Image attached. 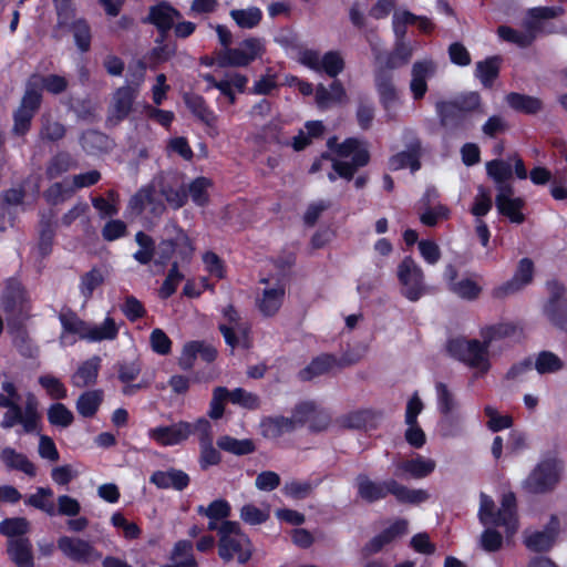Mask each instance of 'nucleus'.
I'll return each instance as SVG.
<instances>
[{"mask_svg":"<svg viewBox=\"0 0 567 567\" xmlns=\"http://www.w3.org/2000/svg\"><path fill=\"white\" fill-rule=\"evenodd\" d=\"M519 333V328L513 322H499L481 329L477 339H453L447 344V350L457 360L482 372L489 369L491 348L498 341H503Z\"/></svg>","mask_w":567,"mask_h":567,"instance_id":"f257e3e1","label":"nucleus"},{"mask_svg":"<svg viewBox=\"0 0 567 567\" xmlns=\"http://www.w3.org/2000/svg\"><path fill=\"white\" fill-rule=\"evenodd\" d=\"M355 486L358 496L367 503L381 501L389 494L403 504H420L429 498V493L425 489L409 488L394 478L377 482L367 474H359L355 477Z\"/></svg>","mask_w":567,"mask_h":567,"instance_id":"f03ea898","label":"nucleus"},{"mask_svg":"<svg viewBox=\"0 0 567 567\" xmlns=\"http://www.w3.org/2000/svg\"><path fill=\"white\" fill-rule=\"evenodd\" d=\"M218 555L225 563L236 559L245 564L250 559L251 543L237 522L224 520L218 528Z\"/></svg>","mask_w":567,"mask_h":567,"instance_id":"7ed1b4c3","label":"nucleus"},{"mask_svg":"<svg viewBox=\"0 0 567 567\" xmlns=\"http://www.w3.org/2000/svg\"><path fill=\"white\" fill-rule=\"evenodd\" d=\"M478 518L483 525L504 526L508 534L517 529L516 498L513 493H505L501 508L495 512L494 501L486 494H481Z\"/></svg>","mask_w":567,"mask_h":567,"instance_id":"20e7f679","label":"nucleus"},{"mask_svg":"<svg viewBox=\"0 0 567 567\" xmlns=\"http://www.w3.org/2000/svg\"><path fill=\"white\" fill-rule=\"evenodd\" d=\"M336 145V152L340 157L351 156V162L336 161L333 168L340 177L351 179L361 166H364L369 162V153L363 142L357 138H348L341 144H337L336 138L328 141V146L333 150Z\"/></svg>","mask_w":567,"mask_h":567,"instance_id":"39448f33","label":"nucleus"},{"mask_svg":"<svg viewBox=\"0 0 567 567\" xmlns=\"http://www.w3.org/2000/svg\"><path fill=\"white\" fill-rule=\"evenodd\" d=\"M396 276L401 293L410 301H417L426 292L423 269L411 256L404 257L398 265Z\"/></svg>","mask_w":567,"mask_h":567,"instance_id":"423d86ee","label":"nucleus"},{"mask_svg":"<svg viewBox=\"0 0 567 567\" xmlns=\"http://www.w3.org/2000/svg\"><path fill=\"white\" fill-rule=\"evenodd\" d=\"M227 401L248 410H257L260 408V399L255 393L248 392L241 388L229 391L225 386H217L213 390L208 415L214 420L220 419L224 414V404Z\"/></svg>","mask_w":567,"mask_h":567,"instance_id":"0eeeda50","label":"nucleus"},{"mask_svg":"<svg viewBox=\"0 0 567 567\" xmlns=\"http://www.w3.org/2000/svg\"><path fill=\"white\" fill-rule=\"evenodd\" d=\"M219 331L231 349L248 347L250 326L231 305L223 310V322L219 323Z\"/></svg>","mask_w":567,"mask_h":567,"instance_id":"6e6552de","label":"nucleus"},{"mask_svg":"<svg viewBox=\"0 0 567 567\" xmlns=\"http://www.w3.org/2000/svg\"><path fill=\"white\" fill-rule=\"evenodd\" d=\"M403 138L405 150L390 157L389 167L392 171L410 168L411 172L414 173L421 168L420 158L423 154L422 144L412 130H405L403 132Z\"/></svg>","mask_w":567,"mask_h":567,"instance_id":"1a4fd4ad","label":"nucleus"},{"mask_svg":"<svg viewBox=\"0 0 567 567\" xmlns=\"http://www.w3.org/2000/svg\"><path fill=\"white\" fill-rule=\"evenodd\" d=\"M261 52V41L250 38L243 41L238 48L221 50L217 60L220 66H245L260 56Z\"/></svg>","mask_w":567,"mask_h":567,"instance_id":"9d476101","label":"nucleus"},{"mask_svg":"<svg viewBox=\"0 0 567 567\" xmlns=\"http://www.w3.org/2000/svg\"><path fill=\"white\" fill-rule=\"evenodd\" d=\"M558 462L554 458L542 461L528 475L525 487L532 493H544L558 482Z\"/></svg>","mask_w":567,"mask_h":567,"instance_id":"9b49d317","label":"nucleus"},{"mask_svg":"<svg viewBox=\"0 0 567 567\" xmlns=\"http://www.w3.org/2000/svg\"><path fill=\"white\" fill-rule=\"evenodd\" d=\"M369 42L375 61L382 68L390 70L406 64L414 51V45L400 41L395 42V48L392 53L384 55L382 52L383 45L379 38L374 37L373 39H370Z\"/></svg>","mask_w":567,"mask_h":567,"instance_id":"f8f14e48","label":"nucleus"},{"mask_svg":"<svg viewBox=\"0 0 567 567\" xmlns=\"http://www.w3.org/2000/svg\"><path fill=\"white\" fill-rule=\"evenodd\" d=\"M58 548L69 559L90 564L101 558V554L92 546L91 543L69 536H62L58 539Z\"/></svg>","mask_w":567,"mask_h":567,"instance_id":"ddd939ff","label":"nucleus"},{"mask_svg":"<svg viewBox=\"0 0 567 567\" xmlns=\"http://www.w3.org/2000/svg\"><path fill=\"white\" fill-rule=\"evenodd\" d=\"M481 102L480 95L476 92H470L461 95L453 101L439 102L436 111L441 117L444 126H452L453 118L463 112H470L478 107Z\"/></svg>","mask_w":567,"mask_h":567,"instance_id":"4468645a","label":"nucleus"},{"mask_svg":"<svg viewBox=\"0 0 567 567\" xmlns=\"http://www.w3.org/2000/svg\"><path fill=\"white\" fill-rule=\"evenodd\" d=\"M154 183L158 188V194L165 198L166 203L172 208L178 209L186 204L187 194L178 175H161L154 181Z\"/></svg>","mask_w":567,"mask_h":567,"instance_id":"2eb2a0df","label":"nucleus"},{"mask_svg":"<svg viewBox=\"0 0 567 567\" xmlns=\"http://www.w3.org/2000/svg\"><path fill=\"white\" fill-rule=\"evenodd\" d=\"M534 262L529 258L519 260L517 269L511 280L496 287L493 290L495 298H505L509 295L520 291L524 287L533 281Z\"/></svg>","mask_w":567,"mask_h":567,"instance_id":"dca6fc26","label":"nucleus"},{"mask_svg":"<svg viewBox=\"0 0 567 567\" xmlns=\"http://www.w3.org/2000/svg\"><path fill=\"white\" fill-rule=\"evenodd\" d=\"M559 532L557 518L551 517L549 524L544 529H527L524 532V544L532 551L549 550Z\"/></svg>","mask_w":567,"mask_h":567,"instance_id":"f3484780","label":"nucleus"},{"mask_svg":"<svg viewBox=\"0 0 567 567\" xmlns=\"http://www.w3.org/2000/svg\"><path fill=\"white\" fill-rule=\"evenodd\" d=\"M38 413L32 402H28L23 410L20 405L9 408L0 423L2 429H11L16 424H21L23 432L32 433L38 429Z\"/></svg>","mask_w":567,"mask_h":567,"instance_id":"a211bd4d","label":"nucleus"},{"mask_svg":"<svg viewBox=\"0 0 567 567\" xmlns=\"http://www.w3.org/2000/svg\"><path fill=\"white\" fill-rule=\"evenodd\" d=\"M0 306L13 318L19 317L27 311L25 292L19 281L13 279L7 281L0 299Z\"/></svg>","mask_w":567,"mask_h":567,"instance_id":"6ab92c4d","label":"nucleus"},{"mask_svg":"<svg viewBox=\"0 0 567 567\" xmlns=\"http://www.w3.org/2000/svg\"><path fill=\"white\" fill-rule=\"evenodd\" d=\"M189 422L181 421L167 426H157L148 431L150 439L163 446L177 445L189 437Z\"/></svg>","mask_w":567,"mask_h":567,"instance_id":"aec40b11","label":"nucleus"},{"mask_svg":"<svg viewBox=\"0 0 567 567\" xmlns=\"http://www.w3.org/2000/svg\"><path fill=\"white\" fill-rule=\"evenodd\" d=\"M436 72V64L431 59L416 61L412 65L410 90L414 100H421L427 91V80Z\"/></svg>","mask_w":567,"mask_h":567,"instance_id":"412c9836","label":"nucleus"},{"mask_svg":"<svg viewBox=\"0 0 567 567\" xmlns=\"http://www.w3.org/2000/svg\"><path fill=\"white\" fill-rule=\"evenodd\" d=\"M260 282L266 285V287L257 299L258 309L264 316L272 317L282 305L285 287L280 282L270 284L267 278H262Z\"/></svg>","mask_w":567,"mask_h":567,"instance_id":"4be33fe9","label":"nucleus"},{"mask_svg":"<svg viewBox=\"0 0 567 567\" xmlns=\"http://www.w3.org/2000/svg\"><path fill=\"white\" fill-rule=\"evenodd\" d=\"M137 95L134 87L121 86L116 89L112 96L109 120L117 124L126 118L133 110V103Z\"/></svg>","mask_w":567,"mask_h":567,"instance_id":"5701e85b","label":"nucleus"},{"mask_svg":"<svg viewBox=\"0 0 567 567\" xmlns=\"http://www.w3.org/2000/svg\"><path fill=\"white\" fill-rule=\"evenodd\" d=\"M158 188L153 182L152 186L140 189L130 200L128 208L135 214H141L146 207L155 216L165 212L164 203L158 198Z\"/></svg>","mask_w":567,"mask_h":567,"instance_id":"b1692460","label":"nucleus"},{"mask_svg":"<svg viewBox=\"0 0 567 567\" xmlns=\"http://www.w3.org/2000/svg\"><path fill=\"white\" fill-rule=\"evenodd\" d=\"M538 25L530 20H524L523 30H516L507 25H499L497 35L506 42L516 44L519 48H526L533 43L538 32Z\"/></svg>","mask_w":567,"mask_h":567,"instance_id":"393cba45","label":"nucleus"},{"mask_svg":"<svg viewBox=\"0 0 567 567\" xmlns=\"http://www.w3.org/2000/svg\"><path fill=\"white\" fill-rule=\"evenodd\" d=\"M495 203L498 212L508 217L512 223L520 224L524 221V215L520 213L524 203L520 198L513 197L512 186H502L496 195Z\"/></svg>","mask_w":567,"mask_h":567,"instance_id":"a878e982","label":"nucleus"},{"mask_svg":"<svg viewBox=\"0 0 567 567\" xmlns=\"http://www.w3.org/2000/svg\"><path fill=\"white\" fill-rule=\"evenodd\" d=\"M197 355H199L206 362H212L215 360L217 351L214 347L205 344L200 341L188 342L184 346L179 358V365L182 369H190Z\"/></svg>","mask_w":567,"mask_h":567,"instance_id":"bb28decb","label":"nucleus"},{"mask_svg":"<svg viewBox=\"0 0 567 567\" xmlns=\"http://www.w3.org/2000/svg\"><path fill=\"white\" fill-rule=\"evenodd\" d=\"M179 18V12L167 2H161L150 8L146 21L154 24L165 34Z\"/></svg>","mask_w":567,"mask_h":567,"instance_id":"cd10ccee","label":"nucleus"},{"mask_svg":"<svg viewBox=\"0 0 567 567\" xmlns=\"http://www.w3.org/2000/svg\"><path fill=\"white\" fill-rule=\"evenodd\" d=\"M547 289L550 297L548 303L545 307V313L553 324L565 326L566 319L557 317L558 310L567 311V308L563 305V302L567 301L561 300V297L565 293V287L557 280H551L547 282Z\"/></svg>","mask_w":567,"mask_h":567,"instance_id":"c85d7f7f","label":"nucleus"},{"mask_svg":"<svg viewBox=\"0 0 567 567\" xmlns=\"http://www.w3.org/2000/svg\"><path fill=\"white\" fill-rule=\"evenodd\" d=\"M436 467V463L432 458L417 455L414 458L403 461L398 464L396 474L408 475L412 478H423L429 476Z\"/></svg>","mask_w":567,"mask_h":567,"instance_id":"c756f323","label":"nucleus"},{"mask_svg":"<svg viewBox=\"0 0 567 567\" xmlns=\"http://www.w3.org/2000/svg\"><path fill=\"white\" fill-rule=\"evenodd\" d=\"M150 481L158 488H174L176 491H183L189 484V476L181 470L171 468L167 471L154 472Z\"/></svg>","mask_w":567,"mask_h":567,"instance_id":"7c9ffc66","label":"nucleus"},{"mask_svg":"<svg viewBox=\"0 0 567 567\" xmlns=\"http://www.w3.org/2000/svg\"><path fill=\"white\" fill-rule=\"evenodd\" d=\"M408 529V522L405 519L395 520L390 527L373 537L365 546L364 551L368 555L380 551L385 545L390 544L393 539L403 535Z\"/></svg>","mask_w":567,"mask_h":567,"instance_id":"2f4dec72","label":"nucleus"},{"mask_svg":"<svg viewBox=\"0 0 567 567\" xmlns=\"http://www.w3.org/2000/svg\"><path fill=\"white\" fill-rule=\"evenodd\" d=\"M334 368H339L338 358L332 354H321L315 358L306 368L299 371V379L310 381L313 378L328 373Z\"/></svg>","mask_w":567,"mask_h":567,"instance_id":"473e14b6","label":"nucleus"},{"mask_svg":"<svg viewBox=\"0 0 567 567\" xmlns=\"http://www.w3.org/2000/svg\"><path fill=\"white\" fill-rule=\"evenodd\" d=\"M59 318L63 328V332L60 336V343L62 346L74 343V339L70 338L69 333L79 334L80 338L86 339L89 323L72 312L61 313Z\"/></svg>","mask_w":567,"mask_h":567,"instance_id":"72a5a7b5","label":"nucleus"},{"mask_svg":"<svg viewBox=\"0 0 567 567\" xmlns=\"http://www.w3.org/2000/svg\"><path fill=\"white\" fill-rule=\"evenodd\" d=\"M104 401L103 390H87L84 391L75 402L78 413L85 419H92L97 413L101 404Z\"/></svg>","mask_w":567,"mask_h":567,"instance_id":"f704fd0d","label":"nucleus"},{"mask_svg":"<svg viewBox=\"0 0 567 567\" xmlns=\"http://www.w3.org/2000/svg\"><path fill=\"white\" fill-rule=\"evenodd\" d=\"M0 460L9 470L21 471L33 477L37 474L35 466L29 458L12 447H4L0 452Z\"/></svg>","mask_w":567,"mask_h":567,"instance_id":"c9c22d12","label":"nucleus"},{"mask_svg":"<svg viewBox=\"0 0 567 567\" xmlns=\"http://www.w3.org/2000/svg\"><path fill=\"white\" fill-rule=\"evenodd\" d=\"M8 553L17 567H33L32 545L28 538L10 539Z\"/></svg>","mask_w":567,"mask_h":567,"instance_id":"e433bc0d","label":"nucleus"},{"mask_svg":"<svg viewBox=\"0 0 567 567\" xmlns=\"http://www.w3.org/2000/svg\"><path fill=\"white\" fill-rule=\"evenodd\" d=\"M260 433L266 439H277L295 429V421L284 416H267L260 421Z\"/></svg>","mask_w":567,"mask_h":567,"instance_id":"4c0bfd02","label":"nucleus"},{"mask_svg":"<svg viewBox=\"0 0 567 567\" xmlns=\"http://www.w3.org/2000/svg\"><path fill=\"white\" fill-rule=\"evenodd\" d=\"M346 97V91L339 81L331 83L327 89L319 84L316 89V103L319 109L326 110L333 104L341 103Z\"/></svg>","mask_w":567,"mask_h":567,"instance_id":"58836bf2","label":"nucleus"},{"mask_svg":"<svg viewBox=\"0 0 567 567\" xmlns=\"http://www.w3.org/2000/svg\"><path fill=\"white\" fill-rule=\"evenodd\" d=\"M375 85L382 105L389 110L398 101V93L392 82V75L385 70L380 69L375 75Z\"/></svg>","mask_w":567,"mask_h":567,"instance_id":"ea45409f","label":"nucleus"},{"mask_svg":"<svg viewBox=\"0 0 567 567\" xmlns=\"http://www.w3.org/2000/svg\"><path fill=\"white\" fill-rule=\"evenodd\" d=\"M101 359L93 357L83 362L76 372L72 375V384L76 388H85L94 384L97 379Z\"/></svg>","mask_w":567,"mask_h":567,"instance_id":"a19ab883","label":"nucleus"},{"mask_svg":"<svg viewBox=\"0 0 567 567\" xmlns=\"http://www.w3.org/2000/svg\"><path fill=\"white\" fill-rule=\"evenodd\" d=\"M118 328L113 318L106 317L100 324H89L86 340L92 342L114 340L118 334Z\"/></svg>","mask_w":567,"mask_h":567,"instance_id":"79ce46f5","label":"nucleus"},{"mask_svg":"<svg viewBox=\"0 0 567 567\" xmlns=\"http://www.w3.org/2000/svg\"><path fill=\"white\" fill-rule=\"evenodd\" d=\"M505 100L513 110L525 114H536L543 109L542 101L535 96L512 92Z\"/></svg>","mask_w":567,"mask_h":567,"instance_id":"37998d69","label":"nucleus"},{"mask_svg":"<svg viewBox=\"0 0 567 567\" xmlns=\"http://www.w3.org/2000/svg\"><path fill=\"white\" fill-rule=\"evenodd\" d=\"M184 101L188 110L203 123L213 126L216 122L215 113L206 105L205 100L196 94H186Z\"/></svg>","mask_w":567,"mask_h":567,"instance_id":"c03bdc74","label":"nucleus"},{"mask_svg":"<svg viewBox=\"0 0 567 567\" xmlns=\"http://www.w3.org/2000/svg\"><path fill=\"white\" fill-rule=\"evenodd\" d=\"M487 175L496 183L497 193L502 186H511L507 181L512 177V165L503 159H493L486 163Z\"/></svg>","mask_w":567,"mask_h":567,"instance_id":"a18cd8bd","label":"nucleus"},{"mask_svg":"<svg viewBox=\"0 0 567 567\" xmlns=\"http://www.w3.org/2000/svg\"><path fill=\"white\" fill-rule=\"evenodd\" d=\"M53 491L48 487H38L34 494H31L25 503L30 506H33L49 516H54L56 514V508L54 503L52 502Z\"/></svg>","mask_w":567,"mask_h":567,"instance_id":"49530a36","label":"nucleus"},{"mask_svg":"<svg viewBox=\"0 0 567 567\" xmlns=\"http://www.w3.org/2000/svg\"><path fill=\"white\" fill-rule=\"evenodd\" d=\"M229 14L236 24L241 29H252L257 27L262 19V12L257 7L234 9Z\"/></svg>","mask_w":567,"mask_h":567,"instance_id":"de8ad7c7","label":"nucleus"},{"mask_svg":"<svg viewBox=\"0 0 567 567\" xmlns=\"http://www.w3.org/2000/svg\"><path fill=\"white\" fill-rule=\"evenodd\" d=\"M450 290L465 300H475L482 292L481 285L471 277H464L450 285Z\"/></svg>","mask_w":567,"mask_h":567,"instance_id":"09e8293b","label":"nucleus"},{"mask_svg":"<svg viewBox=\"0 0 567 567\" xmlns=\"http://www.w3.org/2000/svg\"><path fill=\"white\" fill-rule=\"evenodd\" d=\"M534 367L539 374L556 373L564 368V361L550 351H542L536 355Z\"/></svg>","mask_w":567,"mask_h":567,"instance_id":"8fccbe9b","label":"nucleus"},{"mask_svg":"<svg viewBox=\"0 0 567 567\" xmlns=\"http://www.w3.org/2000/svg\"><path fill=\"white\" fill-rule=\"evenodd\" d=\"M217 445L219 449L235 455H246L255 451V445L251 440H237L229 435L220 436L217 441Z\"/></svg>","mask_w":567,"mask_h":567,"instance_id":"3c124183","label":"nucleus"},{"mask_svg":"<svg viewBox=\"0 0 567 567\" xmlns=\"http://www.w3.org/2000/svg\"><path fill=\"white\" fill-rule=\"evenodd\" d=\"M380 419V414L372 410H360L348 414L344 419V425L351 429H362L373 426Z\"/></svg>","mask_w":567,"mask_h":567,"instance_id":"603ef678","label":"nucleus"},{"mask_svg":"<svg viewBox=\"0 0 567 567\" xmlns=\"http://www.w3.org/2000/svg\"><path fill=\"white\" fill-rule=\"evenodd\" d=\"M135 240L140 246V249L133 255L134 259L142 265L148 264L155 252L154 240L143 231H138L135 235Z\"/></svg>","mask_w":567,"mask_h":567,"instance_id":"864d4df0","label":"nucleus"},{"mask_svg":"<svg viewBox=\"0 0 567 567\" xmlns=\"http://www.w3.org/2000/svg\"><path fill=\"white\" fill-rule=\"evenodd\" d=\"M30 529V523L23 517L7 518L0 523V533L10 539L23 536Z\"/></svg>","mask_w":567,"mask_h":567,"instance_id":"5fc2aeb1","label":"nucleus"},{"mask_svg":"<svg viewBox=\"0 0 567 567\" xmlns=\"http://www.w3.org/2000/svg\"><path fill=\"white\" fill-rule=\"evenodd\" d=\"M48 420L52 425L68 427L72 424L74 416L62 403H54L48 409Z\"/></svg>","mask_w":567,"mask_h":567,"instance_id":"6e6d98bb","label":"nucleus"},{"mask_svg":"<svg viewBox=\"0 0 567 567\" xmlns=\"http://www.w3.org/2000/svg\"><path fill=\"white\" fill-rule=\"evenodd\" d=\"M212 182L206 177H197L188 185V194L192 200L198 206H205L208 203V188Z\"/></svg>","mask_w":567,"mask_h":567,"instance_id":"4d7b16f0","label":"nucleus"},{"mask_svg":"<svg viewBox=\"0 0 567 567\" xmlns=\"http://www.w3.org/2000/svg\"><path fill=\"white\" fill-rule=\"evenodd\" d=\"M104 281L101 270L93 268L81 277L80 291L85 300L90 299L94 290Z\"/></svg>","mask_w":567,"mask_h":567,"instance_id":"13d9d810","label":"nucleus"},{"mask_svg":"<svg viewBox=\"0 0 567 567\" xmlns=\"http://www.w3.org/2000/svg\"><path fill=\"white\" fill-rule=\"evenodd\" d=\"M498 59L491 58L476 64V76L485 86H491L498 75Z\"/></svg>","mask_w":567,"mask_h":567,"instance_id":"bf43d9fd","label":"nucleus"},{"mask_svg":"<svg viewBox=\"0 0 567 567\" xmlns=\"http://www.w3.org/2000/svg\"><path fill=\"white\" fill-rule=\"evenodd\" d=\"M437 406L444 415L451 414L456 409V401L453 393L449 390L446 384L437 382L435 385Z\"/></svg>","mask_w":567,"mask_h":567,"instance_id":"052dcab7","label":"nucleus"},{"mask_svg":"<svg viewBox=\"0 0 567 567\" xmlns=\"http://www.w3.org/2000/svg\"><path fill=\"white\" fill-rule=\"evenodd\" d=\"M492 206L493 202L488 190L485 187L480 186L477 188V194L474 197L471 213L477 219H481V217L485 216L492 209Z\"/></svg>","mask_w":567,"mask_h":567,"instance_id":"680f3d73","label":"nucleus"},{"mask_svg":"<svg viewBox=\"0 0 567 567\" xmlns=\"http://www.w3.org/2000/svg\"><path fill=\"white\" fill-rule=\"evenodd\" d=\"M315 488V485L309 481H290L287 482L282 492L293 499H303L308 497Z\"/></svg>","mask_w":567,"mask_h":567,"instance_id":"e2e57ef3","label":"nucleus"},{"mask_svg":"<svg viewBox=\"0 0 567 567\" xmlns=\"http://www.w3.org/2000/svg\"><path fill=\"white\" fill-rule=\"evenodd\" d=\"M65 134L64 126L58 121H53L50 116L42 117V127L40 131V137L47 141H59Z\"/></svg>","mask_w":567,"mask_h":567,"instance_id":"0e129e2a","label":"nucleus"},{"mask_svg":"<svg viewBox=\"0 0 567 567\" xmlns=\"http://www.w3.org/2000/svg\"><path fill=\"white\" fill-rule=\"evenodd\" d=\"M73 37L80 51L86 52L91 45V30L84 20H76L72 24Z\"/></svg>","mask_w":567,"mask_h":567,"instance_id":"69168bd1","label":"nucleus"},{"mask_svg":"<svg viewBox=\"0 0 567 567\" xmlns=\"http://www.w3.org/2000/svg\"><path fill=\"white\" fill-rule=\"evenodd\" d=\"M322 71L329 76L336 78L343 71L344 61L341 54L337 51H329L322 55Z\"/></svg>","mask_w":567,"mask_h":567,"instance_id":"338daca9","label":"nucleus"},{"mask_svg":"<svg viewBox=\"0 0 567 567\" xmlns=\"http://www.w3.org/2000/svg\"><path fill=\"white\" fill-rule=\"evenodd\" d=\"M81 145L84 151L94 153L107 146V138L100 132L89 131L82 135Z\"/></svg>","mask_w":567,"mask_h":567,"instance_id":"774afa93","label":"nucleus"}]
</instances>
